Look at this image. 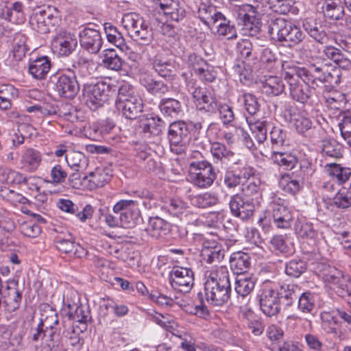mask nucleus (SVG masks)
I'll list each match as a JSON object with an SVG mask.
<instances>
[{"label": "nucleus", "instance_id": "obj_31", "mask_svg": "<svg viewBox=\"0 0 351 351\" xmlns=\"http://www.w3.org/2000/svg\"><path fill=\"white\" fill-rule=\"evenodd\" d=\"M51 68L48 57L42 56L33 60L29 65V73L37 80L45 79Z\"/></svg>", "mask_w": 351, "mask_h": 351}, {"label": "nucleus", "instance_id": "obj_41", "mask_svg": "<svg viewBox=\"0 0 351 351\" xmlns=\"http://www.w3.org/2000/svg\"><path fill=\"white\" fill-rule=\"evenodd\" d=\"M26 42L27 37L23 34L18 32L15 34L12 42V52L16 60H22L26 52L29 51Z\"/></svg>", "mask_w": 351, "mask_h": 351}, {"label": "nucleus", "instance_id": "obj_20", "mask_svg": "<svg viewBox=\"0 0 351 351\" xmlns=\"http://www.w3.org/2000/svg\"><path fill=\"white\" fill-rule=\"evenodd\" d=\"M169 230V223L158 217H150L147 227L142 232V239L145 241L149 237L158 239L167 235Z\"/></svg>", "mask_w": 351, "mask_h": 351}, {"label": "nucleus", "instance_id": "obj_61", "mask_svg": "<svg viewBox=\"0 0 351 351\" xmlns=\"http://www.w3.org/2000/svg\"><path fill=\"white\" fill-rule=\"evenodd\" d=\"M195 73L202 80L208 82H212L217 77V71L206 62L202 66L195 69Z\"/></svg>", "mask_w": 351, "mask_h": 351}, {"label": "nucleus", "instance_id": "obj_45", "mask_svg": "<svg viewBox=\"0 0 351 351\" xmlns=\"http://www.w3.org/2000/svg\"><path fill=\"white\" fill-rule=\"evenodd\" d=\"M255 283L254 278L239 275L235 282V291L239 295L245 298L254 289Z\"/></svg>", "mask_w": 351, "mask_h": 351}, {"label": "nucleus", "instance_id": "obj_9", "mask_svg": "<svg viewBox=\"0 0 351 351\" xmlns=\"http://www.w3.org/2000/svg\"><path fill=\"white\" fill-rule=\"evenodd\" d=\"M293 219L291 211L284 204L274 201L271 204V211L268 213L267 216L261 217L258 223L265 231L269 230L271 223L278 229H289L291 227Z\"/></svg>", "mask_w": 351, "mask_h": 351}, {"label": "nucleus", "instance_id": "obj_3", "mask_svg": "<svg viewBox=\"0 0 351 351\" xmlns=\"http://www.w3.org/2000/svg\"><path fill=\"white\" fill-rule=\"evenodd\" d=\"M116 108L125 119L133 120L143 112V102L130 84L123 83L119 88Z\"/></svg>", "mask_w": 351, "mask_h": 351}, {"label": "nucleus", "instance_id": "obj_55", "mask_svg": "<svg viewBox=\"0 0 351 351\" xmlns=\"http://www.w3.org/2000/svg\"><path fill=\"white\" fill-rule=\"evenodd\" d=\"M202 256L208 263H219L223 259L224 253L219 246H204L202 250Z\"/></svg>", "mask_w": 351, "mask_h": 351}, {"label": "nucleus", "instance_id": "obj_8", "mask_svg": "<svg viewBox=\"0 0 351 351\" xmlns=\"http://www.w3.org/2000/svg\"><path fill=\"white\" fill-rule=\"evenodd\" d=\"M297 71L294 66L285 69L284 78L288 84L290 97L298 102L307 104L315 94V88L311 84L301 82V76L298 75Z\"/></svg>", "mask_w": 351, "mask_h": 351}, {"label": "nucleus", "instance_id": "obj_32", "mask_svg": "<svg viewBox=\"0 0 351 351\" xmlns=\"http://www.w3.org/2000/svg\"><path fill=\"white\" fill-rule=\"evenodd\" d=\"M169 1V3L166 2V0H161L159 3L164 14L173 21L178 22L182 20L185 17L184 9L180 7L178 2L173 0Z\"/></svg>", "mask_w": 351, "mask_h": 351}, {"label": "nucleus", "instance_id": "obj_28", "mask_svg": "<svg viewBox=\"0 0 351 351\" xmlns=\"http://www.w3.org/2000/svg\"><path fill=\"white\" fill-rule=\"evenodd\" d=\"M161 113L171 118H177L183 114V106L181 102L174 98L163 97L158 104Z\"/></svg>", "mask_w": 351, "mask_h": 351}, {"label": "nucleus", "instance_id": "obj_49", "mask_svg": "<svg viewBox=\"0 0 351 351\" xmlns=\"http://www.w3.org/2000/svg\"><path fill=\"white\" fill-rule=\"evenodd\" d=\"M322 153L332 158H341L342 145L334 138H325L322 141Z\"/></svg>", "mask_w": 351, "mask_h": 351}, {"label": "nucleus", "instance_id": "obj_33", "mask_svg": "<svg viewBox=\"0 0 351 351\" xmlns=\"http://www.w3.org/2000/svg\"><path fill=\"white\" fill-rule=\"evenodd\" d=\"M111 176L107 170L104 169H97L95 171L90 173L87 176L83 178L84 182H88V187L90 189L102 187L110 180Z\"/></svg>", "mask_w": 351, "mask_h": 351}, {"label": "nucleus", "instance_id": "obj_6", "mask_svg": "<svg viewBox=\"0 0 351 351\" xmlns=\"http://www.w3.org/2000/svg\"><path fill=\"white\" fill-rule=\"evenodd\" d=\"M269 33L276 35L279 42L285 43L289 47L301 43L305 38V34L301 29L283 18H276L271 22Z\"/></svg>", "mask_w": 351, "mask_h": 351}, {"label": "nucleus", "instance_id": "obj_42", "mask_svg": "<svg viewBox=\"0 0 351 351\" xmlns=\"http://www.w3.org/2000/svg\"><path fill=\"white\" fill-rule=\"evenodd\" d=\"M65 160L68 165L77 172L84 170L88 165V160L81 152H71L66 154Z\"/></svg>", "mask_w": 351, "mask_h": 351}, {"label": "nucleus", "instance_id": "obj_7", "mask_svg": "<svg viewBox=\"0 0 351 351\" xmlns=\"http://www.w3.org/2000/svg\"><path fill=\"white\" fill-rule=\"evenodd\" d=\"M320 276L337 295L342 298L349 296L348 303L351 305V278L349 276L329 265H322Z\"/></svg>", "mask_w": 351, "mask_h": 351}, {"label": "nucleus", "instance_id": "obj_56", "mask_svg": "<svg viewBox=\"0 0 351 351\" xmlns=\"http://www.w3.org/2000/svg\"><path fill=\"white\" fill-rule=\"evenodd\" d=\"M315 306L314 295L310 291L302 293L298 298V308L303 313H311Z\"/></svg>", "mask_w": 351, "mask_h": 351}, {"label": "nucleus", "instance_id": "obj_52", "mask_svg": "<svg viewBox=\"0 0 351 351\" xmlns=\"http://www.w3.org/2000/svg\"><path fill=\"white\" fill-rule=\"evenodd\" d=\"M216 8L211 5L201 3L198 9V17L208 28L211 29V23L217 13Z\"/></svg>", "mask_w": 351, "mask_h": 351}, {"label": "nucleus", "instance_id": "obj_27", "mask_svg": "<svg viewBox=\"0 0 351 351\" xmlns=\"http://www.w3.org/2000/svg\"><path fill=\"white\" fill-rule=\"evenodd\" d=\"M2 19L14 23H22L25 21L24 5L20 1L10 3L2 9Z\"/></svg>", "mask_w": 351, "mask_h": 351}, {"label": "nucleus", "instance_id": "obj_47", "mask_svg": "<svg viewBox=\"0 0 351 351\" xmlns=\"http://www.w3.org/2000/svg\"><path fill=\"white\" fill-rule=\"evenodd\" d=\"M272 158L276 164L286 170L292 169L298 163L296 156L288 152H274Z\"/></svg>", "mask_w": 351, "mask_h": 351}, {"label": "nucleus", "instance_id": "obj_1", "mask_svg": "<svg viewBox=\"0 0 351 351\" xmlns=\"http://www.w3.org/2000/svg\"><path fill=\"white\" fill-rule=\"evenodd\" d=\"M206 300L215 306L226 304L231 294V285L228 273L213 272L206 276L204 285Z\"/></svg>", "mask_w": 351, "mask_h": 351}, {"label": "nucleus", "instance_id": "obj_5", "mask_svg": "<svg viewBox=\"0 0 351 351\" xmlns=\"http://www.w3.org/2000/svg\"><path fill=\"white\" fill-rule=\"evenodd\" d=\"M121 23L134 40L142 45H148L152 41V29L140 14L135 12L126 13L123 14Z\"/></svg>", "mask_w": 351, "mask_h": 351}, {"label": "nucleus", "instance_id": "obj_50", "mask_svg": "<svg viewBox=\"0 0 351 351\" xmlns=\"http://www.w3.org/2000/svg\"><path fill=\"white\" fill-rule=\"evenodd\" d=\"M247 122L254 138L259 144L263 143L267 139V122L259 120L254 122L247 121Z\"/></svg>", "mask_w": 351, "mask_h": 351}, {"label": "nucleus", "instance_id": "obj_51", "mask_svg": "<svg viewBox=\"0 0 351 351\" xmlns=\"http://www.w3.org/2000/svg\"><path fill=\"white\" fill-rule=\"evenodd\" d=\"M193 204L199 208H208L216 205L219 202V198L216 193L206 192L195 196Z\"/></svg>", "mask_w": 351, "mask_h": 351}, {"label": "nucleus", "instance_id": "obj_35", "mask_svg": "<svg viewBox=\"0 0 351 351\" xmlns=\"http://www.w3.org/2000/svg\"><path fill=\"white\" fill-rule=\"evenodd\" d=\"M278 289L280 300L283 299L287 306L293 304L301 292L300 287L295 284H283Z\"/></svg>", "mask_w": 351, "mask_h": 351}, {"label": "nucleus", "instance_id": "obj_46", "mask_svg": "<svg viewBox=\"0 0 351 351\" xmlns=\"http://www.w3.org/2000/svg\"><path fill=\"white\" fill-rule=\"evenodd\" d=\"M104 30L108 41L117 47L123 49L125 46V41L122 34L118 29L111 23H106L104 24Z\"/></svg>", "mask_w": 351, "mask_h": 351}, {"label": "nucleus", "instance_id": "obj_57", "mask_svg": "<svg viewBox=\"0 0 351 351\" xmlns=\"http://www.w3.org/2000/svg\"><path fill=\"white\" fill-rule=\"evenodd\" d=\"M304 182L298 178H291L289 176L284 177L281 181V185L285 192L294 195L298 193Z\"/></svg>", "mask_w": 351, "mask_h": 351}, {"label": "nucleus", "instance_id": "obj_58", "mask_svg": "<svg viewBox=\"0 0 351 351\" xmlns=\"http://www.w3.org/2000/svg\"><path fill=\"white\" fill-rule=\"evenodd\" d=\"M293 0H268L269 8L275 12L285 14L293 5Z\"/></svg>", "mask_w": 351, "mask_h": 351}, {"label": "nucleus", "instance_id": "obj_34", "mask_svg": "<svg viewBox=\"0 0 351 351\" xmlns=\"http://www.w3.org/2000/svg\"><path fill=\"white\" fill-rule=\"evenodd\" d=\"M152 65L155 72L162 77L167 78L173 75L175 71L174 64L171 61L160 56H156L153 58Z\"/></svg>", "mask_w": 351, "mask_h": 351}, {"label": "nucleus", "instance_id": "obj_10", "mask_svg": "<svg viewBox=\"0 0 351 351\" xmlns=\"http://www.w3.org/2000/svg\"><path fill=\"white\" fill-rule=\"evenodd\" d=\"M110 87L103 81L85 83L83 86V98L88 108L95 111L108 100Z\"/></svg>", "mask_w": 351, "mask_h": 351}, {"label": "nucleus", "instance_id": "obj_16", "mask_svg": "<svg viewBox=\"0 0 351 351\" xmlns=\"http://www.w3.org/2000/svg\"><path fill=\"white\" fill-rule=\"evenodd\" d=\"M171 286L181 292H189L194 284V274L189 268L176 267L170 273Z\"/></svg>", "mask_w": 351, "mask_h": 351}, {"label": "nucleus", "instance_id": "obj_44", "mask_svg": "<svg viewBox=\"0 0 351 351\" xmlns=\"http://www.w3.org/2000/svg\"><path fill=\"white\" fill-rule=\"evenodd\" d=\"M330 204L339 209H347L351 206V194L348 188L342 187L337 191L330 200Z\"/></svg>", "mask_w": 351, "mask_h": 351}, {"label": "nucleus", "instance_id": "obj_48", "mask_svg": "<svg viewBox=\"0 0 351 351\" xmlns=\"http://www.w3.org/2000/svg\"><path fill=\"white\" fill-rule=\"evenodd\" d=\"M303 27L309 36L317 42L322 44L326 40V32L322 29V27L318 26L313 21H304L303 22Z\"/></svg>", "mask_w": 351, "mask_h": 351}, {"label": "nucleus", "instance_id": "obj_12", "mask_svg": "<svg viewBox=\"0 0 351 351\" xmlns=\"http://www.w3.org/2000/svg\"><path fill=\"white\" fill-rule=\"evenodd\" d=\"M259 304L262 312L267 316L277 315L281 310L278 286L269 282H264L259 295Z\"/></svg>", "mask_w": 351, "mask_h": 351}, {"label": "nucleus", "instance_id": "obj_2", "mask_svg": "<svg viewBox=\"0 0 351 351\" xmlns=\"http://www.w3.org/2000/svg\"><path fill=\"white\" fill-rule=\"evenodd\" d=\"M294 67L298 71V75L301 76V80L314 88L324 83L337 84L339 82L337 71H329L327 64L312 63L306 66Z\"/></svg>", "mask_w": 351, "mask_h": 351}, {"label": "nucleus", "instance_id": "obj_30", "mask_svg": "<svg viewBox=\"0 0 351 351\" xmlns=\"http://www.w3.org/2000/svg\"><path fill=\"white\" fill-rule=\"evenodd\" d=\"M250 264L249 254L241 251L232 253L230 258V268L237 275L246 272Z\"/></svg>", "mask_w": 351, "mask_h": 351}, {"label": "nucleus", "instance_id": "obj_11", "mask_svg": "<svg viewBox=\"0 0 351 351\" xmlns=\"http://www.w3.org/2000/svg\"><path fill=\"white\" fill-rule=\"evenodd\" d=\"M216 176L212 165L208 161L193 162L189 165V180L198 188L210 187L216 179Z\"/></svg>", "mask_w": 351, "mask_h": 351}, {"label": "nucleus", "instance_id": "obj_63", "mask_svg": "<svg viewBox=\"0 0 351 351\" xmlns=\"http://www.w3.org/2000/svg\"><path fill=\"white\" fill-rule=\"evenodd\" d=\"M243 27L245 34L250 36H256L261 30V22L260 19H255V20H243Z\"/></svg>", "mask_w": 351, "mask_h": 351}, {"label": "nucleus", "instance_id": "obj_37", "mask_svg": "<svg viewBox=\"0 0 351 351\" xmlns=\"http://www.w3.org/2000/svg\"><path fill=\"white\" fill-rule=\"evenodd\" d=\"M123 60L114 49H107L103 51L102 63L110 70L119 71L123 66Z\"/></svg>", "mask_w": 351, "mask_h": 351}, {"label": "nucleus", "instance_id": "obj_36", "mask_svg": "<svg viewBox=\"0 0 351 351\" xmlns=\"http://www.w3.org/2000/svg\"><path fill=\"white\" fill-rule=\"evenodd\" d=\"M261 181L258 179L250 181L246 184H243L242 193L243 198L248 199L256 205L260 203L261 199V191L260 186Z\"/></svg>", "mask_w": 351, "mask_h": 351}, {"label": "nucleus", "instance_id": "obj_14", "mask_svg": "<svg viewBox=\"0 0 351 351\" xmlns=\"http://www.w3.org/2000/svg\"><path fill=\"white\" fill-rule=\"evenodd\" d=\"M187 124L182 121H174L169 126L168 139L171 152L180 154L186 149L189 141Z\"/></svg>", "mask_w": 351, "mask_h": 351}, {"label": "nucleus", "instance_id": "obj_22", "mask_svg": "<svg viewBox=\"0 0 351 351\" xmlns=\"http://www.w3.org/2000/svg\"><path fill=\"white\" fill-rule=\"evenodd\" d=\"M139 126L144 134L158 136L162 133L166 124L158 115L147 114L140 119Z\"/></svg>", "mask_w": 351, "mask_h": 351}, {"label": "nucleus", "instance_id": "obj_26", "mask_svg": "<svg viewBox=\"0 0 351 351\" xmlns=\"http://www.w3.org/2000/svg\"><path fill=\"white\" fill-rule=\"evenodd\" d=\"M42 160L43 156L39 151L28 148L21 155V169L28 172H34L40 167Z\"/></svg>", "mask_w": 351, "mask_h": 351}, {"label": "nucleus", "instance_id": "obj_43", "mask_svg": "<svg viewBox=\"0 0 351 351\" xmlns=\"http://www.w3.org/2000/svg\"><path fill=\"white\" fill-rule=\"evenodd\" d=\"M59 323L58 316L55 310L49 306H46L42 310L39 324L46 330H54Z\"/></svg>", "mask_w": 351, "mask_h": 351}, {"label": "nucleus", "instance_id": "obj_24", "mask_svg": "<svg viewBox=\"0 0 351 351\" xmlns=\"http://www.w3.org/2000/svg\"><path fill=\"white\" fill-rule=\"evenodd\" d=\"M6 288L10 291L8 295L4 297L3 303L5 310L12 313L19 308L22 300V291L18 289V281L15 280L8 281Z\"/></svg>", "mask_w": 351, "mask_h": 351}, {"label": "nucleus", "instance_id": "obj_60", "mask_svg": "<svg viewBox=\"0 0 351 351\" xmlns=\"http://www.w3.org/2000/svg\"><path fill=\"white\" fill-rule=\"evenodd\" d=\"M241 97L247 112L251 115L256 114L260 107L256 97L250 93H244Z\"/></svg>", "mask_w": 351, "mask_h": 351}, {"label": "nucleus", "instance_id": "obj_64", "mask_svg": "<svg viewBox=\"0 0 351 351\" xmlns=\"http://www.w3.org/2000/svg\"><path fill=\"white\" fill-rule=\"evenodd\" d=\"M341 136L346 143L351 147V117H344L339 123Z\"/></svg>", "mask_w": 351, "mask_h": 351}, {"label": "nucleus", "instance_id": "obj_54", "mask_svg": "<svg viewBox=\"0 0 351 351\" xmlns=\"http://www.w3.org/2000/svg\"><path fill=\"white\" fill-rule=\"evenodd\" d=\"M306 269V263L300 259H293L285 265V273L287 275L293 277H300Z\"/></svg>", "mask_w": 351, "mask_h": 351}, {"label": "nucleus", "instance_id": "obj_17", "mask_svg": "<svg viewBox=\"0 0 351 351\" xmlns=\"http://www.w3.org/2000/svg\"><path fill=\"white\" fill-rule=\"evenodd\" d=\"M79 38L82 47L90 53H97L102 47L103 40L97 29L84 27L80 32Z\"/></svg>", "mask_w": 351, "mask_h": 351}, {"label": "nucleus", "instance_id": "obj_38", "mask_svg": "<svg viewBox=\"0 0 351 351\" xmlns=\"http://www.w3.org/2000/svg\"><path fill=\"white\" fill-rule=\"evenodd\" d=\"M322 8L324 16L330 20H340L344 16L343 6L332 0H325Z\"/></svg>", "mask_w": 351, "mask_h": 351}, {"label": "nucleus", "instance_id": "obj_25", "mask_svg": "<svg viewBox=\"0 0 351 351\" xmlns=\"http://www.w3.org/2000/svg\"><path fill=\"white\" fill-rule=\"evenodd\" d=\"M68 308L69 309L68 315L70 319L74 320L79 325L76 324L75 327L79 328L80 332H83L86 330L87 322L90 320V313L88 307L77 304H69Z\"/></svg>", "mask_w": 351, "mask_h": 351}, {"label": "nucleus", "instance_id": "obj_62", "mask_svg": "<svg viewBox=\"0 0 351 351\" xmlns=\"http://www.w3.org/2000/svg\"><path fill=\"white\" fill-rule=\"evenodd\" d=\"M269 136L273 145L281 146L287 138V132L280 126H274L270 131Z\"/></svg>", "mask_w": 351, "mask_h": 351}, {"label": "nucleus", "instance_id": "obj_19", "mask_svg": "<svg viewBox=\"0 0 351 351\" xmlns=\"http://www.w3.org/2000/svg\"><path fill=\"white\" fill-rule=\"evenodd\" d=\"M56 90L61 97L73 99L80 90L79 84L75 75L65 74L54 76Z\"/></svg>", "mask_w": 351, "mask_h": 351}, {"label": "nucleus", "instance_id": "obj_29", "mask_svg": "<svg viewBox=\"0 0 351 351\" xmlns=\"http://www.w3.org/2000/svg\"><path fill=\"white\" fill-rule=\"evenodd\" d=\"M261 84L262 93L269 97L278 96L285 90V84L282 80L278 76H265V79L262 81Z\"/></svg>", "mask_w": 351, "mask_h": 351}, {"label": "nucleus", "instance_id": "obj_59", "mask_svg": "<svg viewBox=\"0 0 351 351\" xmlns=\"http://www.w3.org/2000/svg\"><path fill=\"white\" fill-rule=\"evenodd\" d=\"M291 121L295 130L299 133H304L312 126L311 121L308 118L301 114L294 115L291 118Z\"/></svg>", "mask_w": 351, "mask_h": 351}, {"label": "nucleus", "instance_id": "obj_53", "mask_svg": "<svg viewBox=\"0 0 351 351\" xmlns=\"http://www.w3.org/2000/svg\"><path fill=\"white\" fill-rule=\"evenodd\" d=\"M210 151L214 159L221 160H230L234 156V153L226 148V147L219 142H214L211 144Z\"/></svg>", "mask_w": 351, "mask_h": 351}, {"label": "nucleus", "instance_id": "obj_13", "mask_svg": "<svg viewBox=\"0 0 351 351\" xmlns=\"http://www.w3.org/2000/svg\"><path fill=\"white\" fill-rule=\"evenodd\" d=\"M113 212L120 214L121 226L132 228L142 221L138 202L133 199H121L113 206Z\"/></svg>", "mask_w": 351, "mask_h": 351}, {"label": "nucleus", "instance_id": "obj_21", "mask_svg": "<svg viewBox=\"0 0 351 351\" xmlns=\"http://www.w3.org/2000/svg\"><path fill=\"white\" fill-rule=\"evenodd\" d=\"M56 205L58 208L65 213L75 214L82 222H84L86 219H90L93 217L94 209L90 204L86 205L82 210H79L78 206L70 199H60L57 202Z\"/></svg>", "mask_w": 351, "mask_h": 351}, {"label": "nucleus", "instance_id": "obj_4", "mask_svg": "<svg viewBox=\"0 0 351 351\" xmlns=\"http://www.w3.org/2000/svg\"><path fill=\"white\" fill-rule=\"evenodd\" d=\"M61 23L60 12L56 8L39 7L33 10L29 19L31 28L40 34L55 29Z\"/></svg>", "mask_w": 351, "mask_h": 351}, {"label": "nucleus", "instance_id": "obj_15", "mask_svg": "<svg viewBox=\"0 0 351 351\" xmlns=\"http://www.w3.org/2000/svg\"><path fill=\"white\" fill-rule=\"evenodd\" d=\"M77 40L75 34L60 30L51 40V49L59 56H67L76 48Z\"/></svg>", "mask_w": 351, "mask_h": 351}, {"label": "nucleus", "instance_id": "obj_23", "mask_svg": "<svg viewBox=\"0 0 351 351\" xmlns=\"http://www.w3.org/2000/svg\"><path fill=\"white\" fill-rule=\"evenodd\" d=\"M141 84L151 95L161 97L169 92V86L163 81L156 80L151 74L144 73L140 77Z\"/></svg>", "mask_w": 351, "mask_h": 351}, {"label": "nucleus", "instance_id": "obj_39", "mask_svg": "<svg viewBox=\"0 0 351 351\" xmlns=\"http://www.w3.org/2000/svg\"><path fill=\"white\" fill-rule=\"evenodd\" d=\"M295 232L298 237L302 239H313L317 234L313 224L305 219H298L295 223Z\"/></svg>", "mask_w": 351, "mask_h": 351}, {"label": "nucleus", "instance_id": "obj_18", "mask_svg": "<svg viewBox=\"0 0 351 351\" xmlns=\"http://www.w3.org/2000/svg\"><path fill=\"white\" fill-rule=\"evenodd\" d=\"M229 206L232 214L243 220L251 217L254 212L256 204L239 194L231 196Z\"/></svg>", "mask_w": 351, "mask_h": 351}, {"label": "nucleus", "instance_id": "obj_40", "mask_svg": "<svg viewBox=\"0 0 351 351\" xmlns=\"http://www.w3.org/2000/svg\"><path fill=\"white\" fill-rule=\"evenodd\" d=\"M326 170L330 176L336 179L339 184L345 183L351 176V170L339 164L331 163L326 165Z\"/></svg>", "mask_w": 351, "mask_h": 351}]
</instances>
